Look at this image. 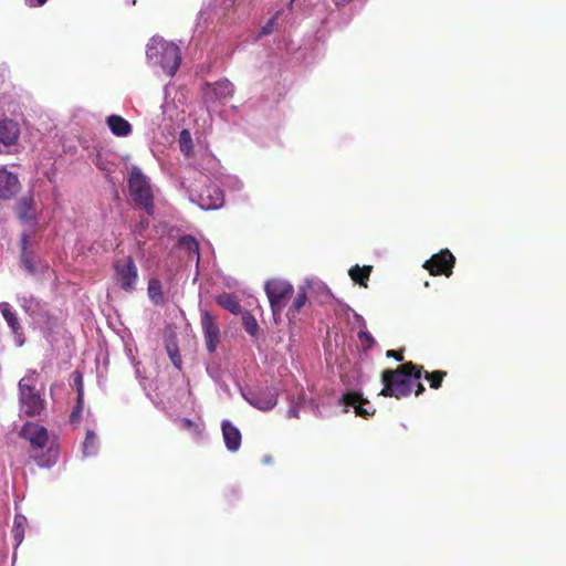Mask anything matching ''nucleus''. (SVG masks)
<instances>
[{
    "label": "nucleus",
    "instance_id": "1a4fd4ad",
    "mask_svg": "<svg viewBox=\"0 0 566 566\" xmlns=\"http://www.w3.org/2000/svg\"><path fill=\"white\" fill-rule=\"evenodd\" d=\"M339 405L344 407V412L353 408L354 412L363 418H368L376 411L373 405L360 392L355 390L345 392L339 400Z\"/></svg>",
    "mask_w": 566,
    "mask_h": 566
},
{
    "label": "nucleus",
    "instance_id": "49530a36",
    "mask_svg": "<svg viewBox=\"0 0 566 566\" xmlns=\"http://www.w3.org/2000/svg\"><path fill=\"white\" fill-rule=\"evenodd\" d=\"M333 1L337 7H343V6L347 4L348 2H350L352 0H333Z\"/></svg>",
    "mask_w": 566,
    "mask_h": 566
},
{
    "label": "nucleus",
    "instance_id": "c85d7f7f",
    "mask_svg": "<svg viewBox=\"0 0 566 566\" xmlns=\"http://www.w3.org/2000/svg\"><path fill=\"white\" fill-rule=\"evenodd\" d=\"M283 10L277 11L273 17H271L266 23L261 28L259 32V36H266L272 34L274 31L277 30V20L280 15L282 14Z\"/></svg>",
    "mask_w": 566,
    "mask_h": 566
},
{
    "label": "nucleus",
    "instance_id": "f3484780",
    "mask_svg": "<svg viewBox=\"0 0 566 566\" xmlns=\"http://www.w3.org/2000/svg\"><path fill=\"white\" fill-rule=\"evenodd\" d=\"M0 313L6 319L8 326L12 331L17 346L21 347L24 344V337L21 332V326L12 305L8 302L0 303Z\"/></svg>",
    "mask_w": 566,
    "mask_h": 566
},
{
    "label": "nucleus",
    "instance_id": "6e6552de",
    "mask_svg": "<svg viewBox=\"0 0 566 566\" xmlns=\"http://www.w3.org/2000/svg\"><path fill=\"white\" fill-rule=\"evenodd\" d=\"M114 281L125 292L132 293L138 283V269L132 256L115 260L113 264Z\"/></svg>",
    "mask_w": 566,
    "mask_h": 566
},
{
    "label": "nucleus",
    "instance_id": "5701e85b",
    "mask_svg": "<svg viewBox=\"0 0 566 566\" xmlns=\"http://www.w3.org/2000/svg\"><path fill=\"white\" fill-rule=\"evenodd\" d=\"M29 239H30L29 233L23 232L21 234V249H22L21 261H22V264L24 265V268L29 272L33 273V272H35L36 266H35L34 256H33L32 252H30L28 250Z\"/></svg>",
    "mask_w": 566,
    "mask_h": 566
},
{
    "label": "nucleus",
    "instance_id": "58836bf2",
    "mask_svg": "<svg viewBox=\"0 0 566 566\" xmlns=\"http://www.w3.org/2000/svg\"><path fill=\"white\" fill-rule=\"evenodd\" d=\"M167 350H168V355H169L174 366L177 367L178 369H180V367H181V357L178 354L177 348L171 349L170 347H168Z\"/></svg>",
    "mask_w": 566,
    "mask_h": 566
},
{
    "label": "nucleus",
    "instance_id": "bb28decb",
    "mask_svg": "<svg viewBox=\"0 0 566 566\" xmlns=\"http://www.w3.org/2000/svg\"><path fill=\"white\" fill-rule=\"evenodd\" d=\"M370 272H371L370 265H365L363 268H360L359 265H355L349 270L348 274L354 282L366 287Z\"/></svg>",
    "mask_w": 566,
    "mask_h": 566
},
{
    "label": "nucleus",
    "instance_id": "4c0bfd02",
    "mask_svg": "<svg viewBox=\"0 0 566 566\" xmlns=\"http://www.w3.org/2000/svg\"><path fill=\"white\" fill-rule=\"evenodd\" d=\"M208 375L213 379L214 382H219L221 379V369L218 365L207 366Z\"/></svg>",
    "mask_w": 566,
    "mask_h": 566
},
{
    "label": "nucleus",
    "instance_id": "a18cd8bd",
    "mask_svg": "<svg viewBox=\"0 0 566 566\" xmlns=\"http://www.w3.org/2000/svg\"><path fill=\"white\" fill-rule=\"evenodd\" d=\"M216 384H217V385H218V386H219V387H220L224 392H228V394H229V391H230V390H229V386H228L224 381H222V380L220 379V381H219V382H216Z\"/></svg>",
    "mask_w": 566,
    "mask_h": 566
},
{
    "label": "nucleus",
    "instance_id": "ea45409f",
    "mask_svg": "<svg viewBox=\"0 0 566 566\" xmlns=\"http://www.w3.org/2000/svg\"><path fill=\"white\" fill-rule=\"evenodd\" d=\"M353 325L355 328H357L358 331H367V325H366V321L364 319V317L357 313H354V322H353Z\"/></svg>",
    "mask_w": 566,
    "mask_h": 566
},
{
    "label": "nucleus",
    "instance_id": "72a5a7b5",
    "mask_svg": "<svg viewBox=\"0 0 566 566\" xmlns=\"http://www.w3.org/2000/svg\"><path fill=\"white\" fill-rule=\"evenodd\" d=\"M443 376H446L444 371L424 373V378L431 381V387L434 389L441 386Z\"/></svg>",
    "mask_w": 566,
    "mask_h": 566
},
{
    "label": "nucleus",
    "instance_id": "a19ab883",
    "mask_svg": "<svg viewBox=\"0 0 566 566\" xmlns=\"http://www.w3.org/2000/svg\"><path fill=\"white\" fill-rule=\"evenodd\" d=\"M82 409H83V402H78L76 403V406L74 407V409L72 410V413H71V422H75L80 419V416H81V412H82Z\"/></svg>",
    "mask_w": 566,
    "mask_h": 566
},
{
    "label": "nucleus",
    "instance_id": "473e14b6",
    "mask_svg": "<svg viewBox=\"0 0 566 566\" xmlns=\"http://www.w3.org/2000/svg\"><path fill=\"white\" fill-rule=\"evenodd\" d=\"M221 184L231 190L240 191L243 188L242 181L234 176H227Z\"/></svg>",
    "mask_w": 566,
    "mask_h": 566
},
{
    "label": "nucleus",
    "instance_id": "a878e982",
    "mask_svg": "<svg viewBox=\"0 0 566 566\" xmlns=\"http://www.w3.org/2000/svg\"><path fill=\"white\" fill-rule=\"evenodd\" d=\"M217 303L229 311L232 314H238L241 312V305L237 298V296L230 293H222L217 297Z\"/></svg>",
    "mask_w": 566,
    "mask_h": 566
},
{
    "label": "nucleus",
    "instance_id": "2f4dec72",
    "mask_svg": "<svg viewBox=\"0 0 566 566\" xmlns=\"http://www.w3.org/2000/svg\"><path fill=\"white\" fill-rule=\"evenodd\" d=\"M357 336L365 350L370 349L376 344L375 338L368 331H358Z\"/></svg>",
    "mask_w": 566,
    "mask_h": 566
},
{
    "label": "nucleus",
    "instance_id": "b1692460",
    "mask_svg": "<svg viewBox=\"0 0 566 566\" xmlns=\"http://www.w3.org/2000/svg\"><path fill=\"white\" fill-rule=\"evenodd\" d=\"M99 448L98 439L93 430H87L82 446L83 458L94 457Z\"/></svg>",
    "mask_w": 566,
    "mask_h": 566
},
{
    "label": "nucleus",
    "instance_id": "f257e3e1",
    "mask_svg": "<svg viewBox=\"0 0 566 566\" xmlns=\"http://www.w3.org/2000/svg\"><path fill=\"white\" fill-rule=\"evenodd\" d=\"M20 437L28 440L32 448V458L41 468L53 467L59 458V448L49 441L48 430L38 423L27 422L21 428Z\"/></svg>",
    "mask_w": 566,
    "mask_h": 566
},
{
    "label": "nucleus",
    "instance_id": "dca6fc26",
    "mask_svg": "<svg viewBox=\"0 0 566 566\" xmlns=\"http://www.w3.org/2000/svg\"><path fill=\"white\" fill-rule=\"evenodd\" d=\"M20 189V181L18 176L8 170L6 166H0V198L10 199Z\"/></svg>",
    "mask_w": 566,
    "mask_h": 566
},
{
    "label": "nucleus",
    "instance_id": "de8ad7c7",
    "mask_svg": "<svg viewBox=\"0 0 566 566\" xmlns=\"http://www.w3.org/2000/svg\"><path fill=\"white\" fill-rule=\"evenodd\" d=\"M206 15L210 17V12L208 11V9L200 11V13H199L200 19H206Z\"/></svg>",
    "mask_w": 566,
    "mask_h": 566
},
{
    "label": "nucleus",
    "instance_id": "9d476101",
    "mask_svg": "<svg viewBox=\"0 0 566 566\" xmlns=\"http://www.w3.org/2000/svg\"><path fill=\"white\" fill-rule=\"evenodd\" d=\"M455 263V258L448 250L444 249L437 254H433L430 260H427L423 264V268L427 269L431 275L444 274L446 276H450L452 274V269Z\"/></svg>",
    "mask_w": 566,
    "mask_h": 566
},
{
    "label": "nucleus",
    "instance_id": "f704fd0d",
    "mask_svg": "<svg viewBox=\"0 0 566 566\" xmlns=\"http://www.w3.org/2000/svg\"><path fill=\"white\" fill-rule=\"evenodd\" d=\"M180 427L187 431H189L192 436L200 434V428L197 423L188 418H182L180 420Z\"/></svg>",
    "mask_w": 566,
    "mask_h": 566
},
{
    "label": "nucleus",
    "instance_id": "e433bc0d",
    "mask_svg": "<svg viewBox=\"0 0 566 566\" xmlns=\"http://www.w3.org/2000/svg\"><path fill=\"white\" fill-rule=\"evenodd\" d=\"M74 381L76 385V391L78 397V402H83L84 399V386H83V376L81 373H74Z\"/></svg>",
    "mask_w": 566,
    "mask_h": 566
},
{
    "label": "nucleus",
    "instance_id": "7ed1b4c3",
    "mask_svg": "<svg viewBox=\"0 0 566 566\" xmlns=\"http://www.w3.org/2000/svg\"><path fill=\"white\" fill-rule=\"evenodd\" d=\"M146 56L149 63L159 65L168 75H174L181 62L179 48L156 36L147 44Z\"/></svg>",
    "mask_w": 566,
    "mask_h": 566
},
{
    "label": "nucleus",
    "instance_id": "412c9836",
    "mask_svg": "<svg viewBox=\"0 0 566 566\" xmlns=\"http://www.w3.org/2000/svg\"><path fill=\"white\" fill-rule=\"evenodd\" d=\"M178 249L188 255V260H195L198 268L200 262V252L198 241L191 235H184L178 240Z\"/></svg>",
    "mask_w": 566,
    "mask_h": 566
},
{
    "label": "nucleus",
    "instance_id": "7c9ffc66",
    "mask_svg": "<svg viewBox=\"0 0 566 566\" xmlns=\"http://www.w3.org/2000/svg\"><path fill=\"white\" fill-rule=\"evenodd\" d=\"M148 295H149V298L155 303V304H160L163 303V293H161V285L159 283V281H156V280H151L148 284Z\"/></svg>",
    "mask_w": 566,
    "mask_h": 566
},
{
    "label": "nucleus",
    "instance_id": "4be33fe9",
    "mask_svg": "<svg viewBox=\"0 0 566 566\" xmlns=\"http://www.w3.org/2000/svg\"><path fill=\"white\" fill-rule=\"evenodd\" d=\"M109 130L117 137H126L132 133V125L119 115H109L106 118Z\"/></svg>",
    "mask_w": 566,
    "mask_h": 566
},
{
    "label": "nucleus",
    "instance_id": "f8f14e48",
    "mask_svg": "<svg viewBox=\"0 0 566 566\" xmlns=\"http://www.w3.org/2000/svg\"><path fill=\"white\" fill-rule=\"evenodd\" d=\"M18 302L23 311L30 315L38 324L44 323L48 318L46 304L31 294H23L18 296Z\"/></svg>",
    "mask_w": 566,
    "mask_h": 566
},
{
    "label": "nucleus",
    "instance_id": "cd10ccee",
    "mask_svg": "<svg viewBox=\"0 0 566 566\" xmlns=\"http://www.w3.org/2000/svg\"><path fill=\"white\" fill-rule=\"evenodd\" d=\"M242 325L248 334L255 337L259 333V325L254 316L249 313L244 312L242 315Z\"/></svg>",
    "mask_w": 566,
    "mask_h": 566
},
{
    "label": "nucleus",
    "instance_id": "2eb2a0df",
    "mask_svg": "<svg viewBox=\"0 0 566 566\" xmlns=\"http://www.w3.org/2000/svg\"><path fill=\"white\" fill-rule=\"evenodd\" d=\"M234 86L227 80H220L213 84L207 83L203 88V94L209 102H222L233 96Z\"/></svg>",
    "mask_w": 566,
    "mask_h": 566
},
{
    "label": "nucleus",
    "instance_id": "20e7f679",
    "mask_svg": "<svg viewBox=\"0 0 566 566\" xmlns=\"http://www.w3.org/2000/svg\"><path fill=\"white\" fill-rule=\"evenodd\" d=\"M38 377L35 370H29L18 385L21 411L29 417L40 416L45 408V400L35 388Z\"/></svg>",
    "mask_w": 566,
    "mask_h": 566
},
{
    "label": "nucleus",
    "instance_id": "423d86ee",
    "mask_svg": "<svg viewBox=\"0 0 566 566\" xmlns=\"http://www.w3.org/2000/svg\"><path fill=\"white\" fill-rule=\"evenodd\" d=\"M264 289L273 317L277 321L287 304V298L293 294V285L285 280L272 279L266 281Z\"/></svg>",
    "mask_w": 566,
    "mask_h": 566
},
{
    "label": "nucleus",
    "instance_id": "39448f33",
    "mask_svg": "<svg viewBox=\"0 0 566 566\" xmlns=\"http://www.w3.org/2000/svg\"><path fill=\"white\" fill-rule=\"evenodd\" d=\"M128 188L134 202L145 209L148 214H153L154 196L150 180L136 166L130 169Z\"/></svg>",
    "mask_w": 566,
    "mask_h": 566
},
{
    "label": "nucleus",
    "instance_id": "09e8293b",
    "mask_svg": "<svg viewBox=\"0 0 566 566\" xmlns=\"http://www.w3.org/2000/svg\"><path fill=\"white\" fill-rule=\"evenodd\" d=\"M424 390V387L421 384H418V389L416 391V395L419 396Z\"/></svg>",
    "mask_w": 566,
    "mask_h": 566
},
{
    "label": "nucleus",
    "instance_id": "8fccbe9b",
    "mask_svg": "<svg viewBox=\"0 0 566 566\" xmlns=\"http://www.w3.org/2000/svg\"><path fill=\"white\" fill-rule=\"evenodd\" d=\"M233 2H234L233 0H226V2H224V9H227V8L231 7V6L233 4Z\"/></svg>",
    "mask_w": 566,
    "mask_h": 566
},
{
    "label": "nucleus",
    "instance_id": "c756f323",
    "mask_svg": "<svg viewBox=\"0 0 566 566\" xmlns=\"http://www.w3.org/2000/svg\"><path fill=\"white\" fill-rule=\"evenodd\" d=\"M179 148L185 155H190L192 150V137L189 130L182 129L179 134Z\"/></svg>",
    "mask_w": 566,
    "mask_h": 566
},
{
    "label": "nucleus",
    "instance_id": "37998d69",
    "mask_svg": "<svg viewBox=\"0 0 566 566\" xmlns=\"http://www.w3.org/2000/svg\"><path fill=\"white\" fill-rule=\"evenodd\" d=\"M287 417L290 418H297L298 417V410L295 407H291L287 411Z\"/></svg>",
    "mask_w": 566,
    "mask_h": 566
},
{
    "label": "nucleus",
    "instance_id": "9b49d317",
    "mask_svg": "<svg viewBox=\"0 0 566 566\" xmlns=\"http://www.w3.org/2000/svg\"><path fill=\"white\" fill-rule=\"evenodd\" d=\"M20 137V126L13 119L0 120V154L10 153L11 147L15 146Z\"/></svg>",
    "mask_w": 566,
    "mask_h": 566
},
{
    "label": "nucleus",
    "instance_id": "79ce46f5",
    "mask_svg": "<svg viewBox=\"0 0 566 566\" xmlns=\"http://www.w3.org/2000/svg\"><path fill=\"white\" fill-rule=\"evenodd\" d=\"M48 0H25V3L29 7H41L43 6Z\"/></svg>",
    "mask_w": 566,
    "mask_h": 566
},
{
    "label": "nucleus",
    "instance_id": "f03ea898",
    "mask_svg": "<svg viewBox=\"0 0 566 566\" xmlns=\"http://www.w3.org/2000/svg\"><path fill=\"white\" fill-rule=\"evenodd\" d=\"M420 378L421 367L412 363H406L396 370H386L382 374L384 388L380 395L397 399L406 397L411 392L413 380H419Z\"/></svg>",
    "mask_w": 566,
    "mask_h": 566
},
{
    "label": "nucleus",
    "instance_id": "c9c22d12",
    "mask_svg": "<svg viewBox=\"0 0 566 566\" xmlns=\"http://www.w3.org/2000/svg\"><path fill=\"white\" fill-rule=\"evenodd\" d=\"M202 161L205 164H207V170L212 174L213 171H216L219 167V163L217 160V158L214 156H212L211 154H205L202 156Z\"/></svg>",
    "mask_w": 566,
    "mask_h": 566
},
{
    "label": "nucleus",
    "instance_id": "aec40b11",
    "mask_svg": "<svg viewBox=\"0 0 566 566\" xmlns=\"http://www.w3.org/2000/svg\"><path fill=\"white\" fill-rule=\"evenodd\" d=\"M221 429L227 449L231 452L238 451L241 446L240 430L229 420L222 421Z\"/></svg>",
    "mask_w": 566,
    "mask_h": 566
},
{
    "label": "nucleus",
    "instance_id": "6ab92c4d",
    "mask_svg": "<svg viewBox=\"0 0 566 566\" xmlns=\"http://www.w3.org/2000/svg\"><path fill=\"white\" fill-rule=\"evenodd\" d=\"M315 283L314 279H306L302 285L297 289V294L293 300L291 307L287 310L286 316L289 319H294L296 314L301 311V308L305 305L307 301V290L313 286Z\"/></svg>",
    "mask_w": 566,
    "mask_h": 566
},
{
    "label": "nucleus",
    "instance_id": "0eeeda50",
    "mask_svg": "<svg viewBox=\"0 0 566 566\" xmlns=\"http://www.w3.org/2000/svg\"><path fill=\"white\" fill-rule=\"evenodd\" d=\"M244 400L261 411H270L277 405L280 388L276 386H261L255 388H240Z\"/></svg>",
    "mask_w": 566,
    "mask_h": 566
},
{
    "label": "nucleus",
    "instance_id": "c03bdc74",
    "mask_svg": "<svg viewBox=\"0 0 566 566\" xmlns=\"http://www.w3.org/2000/svg\"><path fill=\"white\" fill-rule=\"evenodd\" d=\"M387 356H388V357H395V358H396L397 360H399V361H400V360H402V356H401V355H399V354H398L397 352H395V350H388V352H387Z\"/></svg>",
    "mask_w": 566,
    "mask_h": 566
},
{
    "label": "nucleus",
    "instance_id": "4468645a",
    "mask_svg": "<svg viewBox=\"0 0 566 566\" xmlns=\"http://www.w3.org/2000/svg\"><path fill=\"white\" fill-rule=\"evenodd\" d=\"M201 326L207 349L209 353H214L220 342V329L214 317L207 311L201 313Z\"/></svg>",
    "mask_w": 566,
    "mask_h": 566
},
{
    "label": "nucleus",
    "instance_id": "393cba45",
    "mask_svg": "<svg viewBox=\"0 0 566 566\" xmlns=\"http://www.w3.org/2000/svg\"><path fill=\"white\" fill-rule=\"evenodd\" d=\"M28 521L27 517L22 514H15L12 526V536L15 543V548L23 542L24 532L27 527Z\"/></svg>",
    "mask_w": 566,
    "mask_h": 566
},
{
    "label": "nucleus",
    "instance_id": "ddd939ff",
    "mask_svg": "<svg viewBox=\"0 0 566 566\" xmlns=\"http://www.w3.org/2000/svg\"><path fill=\"white\" fill-rule=\"evenodd\" d=\"M197 203L201 209L214 210L224 203L223 191L219 186L207 185L199 193Z\"/></svg>",
    "mask_w": 566,
    "mask_h": 566
},
{
    "label": "nucleus",
    "instance_id": "a211bd4d",
    "mask_svg": "<svg viewBox=\"0 0 566 566\" xmlns=\"http://www.w3.org/2000/svg\"><path fill=\"white\" fill-rule=\"evenodd\" d=\"M17 212L19 219L23 223L30 226L31 228H34L38 224V217L33 207L32 197H22L17 203Z\"/></svg>",
    "mask_w": 566,
    "mask_h": 566
}]
</instances>
